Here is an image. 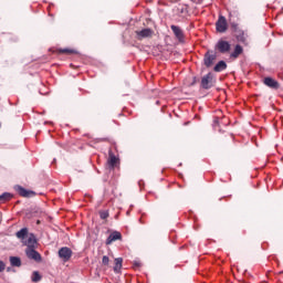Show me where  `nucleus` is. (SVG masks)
Returning <instances> with one entry per match:
<instances>
[{"mask_svg": "<svg viewBox=\"0 0 283 283\" xmlns=\"http://www.w3.org/2000/svg\"><path fill=\"white\" fill-rule=\"evenodd\" d=\"M231 29L239 43H242L243 45H249V34L240 29V27H238V23H231Z\"/></svg>", "mask_w": 283, "mask_h": 283, "instance_id": "obj_1", "label": "nucleus"}, {"mask_svg": "<svg viewBox=\"0 0 283 283\" xmlns=\"http://www.w3.org/2000/svg\"><path fill=\"white\" fill-rule=\"evenodd\" d=\"M216 52L219 54H229L231 52V42L220 39L214 45Z\"/></svg>", "mask_w": 283, "mask_h": 283, "instance_id": "obj_2", "label": "nucleus"}, {"mask_svg": "<svg viewBox=\"0 0 283 283\" xmlns=\"http://www.w3.org/2000/svg\"><path fill=\"white\" fill-rule=\"evenodd\" d=\"M201 87L203 90H211L213 87V73H208L201 78Z\"/></svg>", "mask_w": 283, "mask_h": 283, "instance_id": "obj_3", "label": "nucleus"}, {"mask_svg": "<svg viewBox=\"0 0 283 283\" xmlns=\"http://www.w3.org/2000/svg\"><path fill=\"white\" fill-rule=\"evenodd\" d=\"M59 258L63 260V262H70L72 258V249L64 247L59 250Z\"/></svg>", "mask_w": 283, "mask_h": 283, "instance_id": "obj_4", "label": "nucleus"}, {"mask_svg": "<svg viewBox=\"0 0 283 283\" xmlns=\"http://www.w3.org/2000/svg\"><path fill=\"white\" fill-rule=\"evenodd\" d=\"M35 249L36 248H27V258H29V260H34L35 262H41V254Z\"/></svg>", "mask_w": 283, "mask_h": 283, "instance_id": "obj_5", "label": "nucleus"}, {"mask_svg": "<svg viewBox=\"0 0 283 283\" xmlns=\"http://www.w3.org/2000/svg\"><path fill=\"white\" fill-rule=\"evenodd\" d=\"M217 32L224 33L226 30H228V24H227V18L223 15H220L217 23H216Z\"/></svg>", "mask_w": 283, "mask_h": 283, "instance_id": "obj_6", "label": "nucleus"}, {"mask_svg": "<svg viewBox=\"0 0 283 283\" xmlns=\"http://www.w3.org/2000/svg\"><path fill=\"white\" fill-rule=\"evenodd\" d=\"M22 243L24 247H27V249H36V237H34V234H29L27 239L22 241Z\"/></svg>", "mask_w": 283, "mask_h": 283, "instance_id": "obj_7", "label": "nucleus"}, {"mask_svg": "<svg viewBox=\"0 0 283 283\" xmlns=\"http://www.w3.org/2000/svg\"><path fill=\"white\" fill-rule=\"evenodd\" d=\"M214 61H216V53H213L212 51H208L203 57L206 67H211V65H213Z\"/></svg>", "mask_w": 283, "mask_h": 283, "instance_id": "obj_8", "label": "nucleus"}, {"mask_svg": "<svg viewBox=\"0 0 283 283\" xmlns=\"http://www.w3.org/2000/svg\"><path fill=\"white\" fill-rule=\"evenodd\" d=\"M137 35V39H150V36H154V31L151 29H143L142 31L135 32Z\"/></svg>", "mask_w": 283, "mask_h": 283, "instance_id": "obj_9", "label": "nucleus"}, {"mask_svg": "<svg viewBox=\"0 0 283 283\" xmlns=\"http://www.w3.org/2000/svg\"><path fill=\"white\" fill-rule=\"evenodd\" d=\"M264 85H266L268 87H271V90H279L280 88V83H277V81H275L272 77H265L263 80Z\"/></svg>", "mask_w": 283, "mask_h": 283, "instance_id": "obj_10", "label": "nucleus"}, {"mask_svg": "<svg viewBox=\"0 0 283 283\" xmlns=\"http://www.w3.org/2000/svg\"><path fill=\"white\" fill-rule=\"evenodd\" d=\"M170 30H172L175 36L178 39V41H182L185 39V33L182 32V29L178 25H170Z\"/></svg>", "mask_w": 283, "mask_h": 283, "instance_id": "obj_11", "label": "nucleus"}, {"mask_svg": "<svg viewBox=\"0 0 283 283\" xmlns=\"http://www.w3.org/2000/svg\"><path fill=\"white\" fill-rule=\"evenodd\" d=\"M116 240H123V234L118 231H114L106 239V244H112V242H116Z\"/></svg>", "mask_w": 283, "mask_h": 283, "instance_id": "obj_12", "label": "nucleus"}, {"mask_svg": "<svg viewBox=\"0 0 283 283\" xmlns=\"http://www.w3.org/2000/svg\"><path fill=\"white\" fill-rule=\"evenodd\" d=\"M244 53V49L242 48V45H240V44H237L235 46H234V50H233V52L230 54V59H239L240 57V55L241 54H243Z\"/></svg>", "mask_w": 283, "mask_h": 283, "instance_id": "obj_13", "label": "nucleus"}, {"mask_svg": "<svg viewBox=\"0 0 283 283\" xmlns=\"http://www.w3.org/2000/svg\"><path fill=\"white\" fill-rule=\"evenodd\" d=\"M17 191L19 193V196H22V198H30L32 196H34V191H30V190H27L25 188L19 186L17 188Z\"/></svg>", "mask_w": 283, "mask_h": 283, "instance_id": "obj_14", "label": "nucleus"}, {"mask_svg": "<svg viewBox=\"0 0 283 283\" xmlns=\"http://www.w3.org/2000/svg\"><path fill=\"white\" fill-rule=\"evenodd\" d=\"M108 165H109V167H112V169H114V167L118 166V158L114 154H109Z\"/></svg>", "mask_w": 283, "mask_h": 283, "instance_id": "obj_15", "label": "nucleus"}, {"mask_svg": "<svg viewBox=\"0 0 283 283\" xmlns=\"http://www.w3.org/2000/svg\"><path fill=\"white\" fill-rule=\"evenodd\" d=\"M120 269H123V258L115 259L114 272L120 273Z\"/></svg>", "mask_w": 283, "mask_h": 283, "instance_id": "obj_16", "label": "nucleus"}, {"mask_svg": "<svg viewBox=\"0 0 283 283\" xmlns=\"http://www.w3.org/2000/svg\"><path fill=\"white\" fill-rule=\"evenodd\" d=\"M227 69V62L224 61H219L216 66H214V71L216 72H224V70Z\"/></svg>", "mask_w": 283, "mask_h": 283, "instance_id": "obj_17", "label": "nucleus"}, {"mask_svg": "<svg viewBox=\"0 0 283 283\" xmlns=\"http://www.w3.org/2000/svg\"><path fill=\"white\" fill-rule=\"evenodd\" d=\"M17 238L21 240L22 242L25 240V237L28 235V228H23L20 231L15 233Z\"/></svg>", "mask_w": 283, "mask_h": 283, "instance_id": "obj_18", "label": "nucleus"}, {"mask_svg": "<svg viewBox=\"0 0 283 283\" xmlns=\"http://www.w3.org/2000/svg\"><path fill=\"white\" fill-rule=\"evenodd\" d=\"M11 266H21V259L19 256H10Z\"/></svg>", "mask_w": 283, "mask_h": 283, "instance_id": "obj_19", "label": "nucleus"}, {"mask_svg": "<svg viewBox=\"0 0 283 283\" xmlns=\"http://www.w3.org/2000/svg\"><path fill=\"white\" fill-rule=\"evenodd\" d=\"M12 199V195L4 192L2 196H0V201L1 202H6V200H11Z\"/></svg>", "mask_w": 283, "mask_h": 283, "instance_id": "obj_20", "label": "nucleus"}, {"mask_svg": "<svg viewBox=\"0 0 283 283\" xmlns=\"http://www.w3.org/2000/svg\"><path fill=\"white\" fill-rule=\"evenodd\" d=\"M32 282H41V274L39 272H33Z\"/></svg>", "mask_w": 283, "mask_h": 283, "instance_id": "obj_21", "label": "nucleus"}, {"mask_svg": "<svg viewBox=\"0 0 283 283\" xmlns=\"http://www.w3.org/2000/svg\"><path fill=\"white\" fill-rule=\"evenodd\" d=\"M99 217H101L102 220H107V218H109V212H107L105 210L101 211Z\"/></svg>", "mask_w": 283, "mask_h": 283, "instance_id": "obj_22", "label": "nucleus"}, {"mask_svg": "<svg viewBox=\"0 0 283 283\" xmlns=\"http://www.w3.org/2000/svg\"><path fill=\"white\" fill-rule=\"evenodd\" d=\"M61 54H74V50H70V49H61L60 50Z\"/></svg>", "mask_w": 283, "mask_h": 283, "instance_id": "obj_23", "label": "nucleus"}, {"mask_svg": "<svg viewBox=\"0 0 283 283\" xmlns=\"http://www.w3.org/2000/svg\"><path fill=\"white\" fill-rule=\"evenodd\" d=\"M102 264L104 266H107L109 264V256L104 255L103 259H102Z\"/></svg>", "mask_w": 283, "mask_h": 283, "instance_id": "obj_24", "label": "nucleus"}, {"mask_svg": "<svg viewBox=\"0 0 283 283\" xmlns=\"http://www.w3.org/2000/svg\"><path fill=\"white\" fill-rule=\"evenodd\" d=\"M179 11V14H186L187 12V7L186 6H182L180 9H178Z\"/></svg>", "mask_w": 283, "mask_h": 283, "instance_id": "obj_25", "label": "nucleus"}, {"mask_svg": "<svg viewBox=\"0 0 283 283\" xmlns=\"http://www.w3.org/2000/svg\"><path fill=\"white\" fill-rule=\"evenodd\" d=\"M3 271H6V263L0 261V273H3Z\"/></svg>", "mask_w": 283, "mask_h": 283, "instance_id": "obj_26", "label": "nucleus"}, {"mask_svg": "<svg viewBox=\"0 0 283 283\" xmlns=\"http://www.w3.org/2000/svg\"><path fill=\"white\" fill-rule=\"evenodd\" d=\"M180 0H169L170 3H178Z\"/></svg>", "mask_w": 283, "mask_h": 283, "instance_id": "obj_27", "label": "nucleus"}, {"mask_svg": "<svg viewBox=\"0 0 283 283\" xmlns=\"http://www.w3.org/2000/svg\"><path fill=\"white\" fill-rule=\"evenodd\" d=\"M139 222H140L142 224H144V223H145V222H143V219H140V220H139Z\"/></svg>", "mask_w": 283, "mask_h": 283, "instance_id": "obj_28", "label": "nucleus"}]
</instances>
